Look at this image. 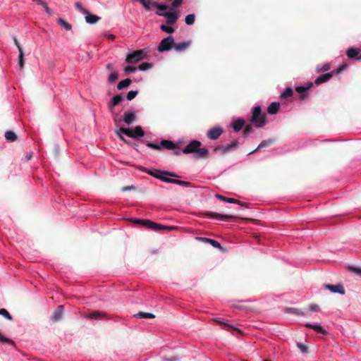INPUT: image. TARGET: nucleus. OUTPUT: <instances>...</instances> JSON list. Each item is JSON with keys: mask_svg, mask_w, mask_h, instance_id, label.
Wrapping results in <instances>:
<instances>
[{"mask_svg": "<svg viewBox=\"0 0 361 361\" xmlns=\"http://www.w3.org/2000/svg\"><path fill=\"white\" fill-rule=\"evenodd\" d=\"M250 122L257 128H262L266 124V115L262 114V109L259 106H256L253 108Z\"/></svg>", "mask_w": 361, "mask_h": 361, "instance_id": "nucleus-1", "label": "nucleus"}, {"mask_svg": "<svg viewBox=\"0 0 361 361\" xmlns=\"http://www.w3.org/2000/svg\"><path fill=\"white\" fill-rule=\"evenodd\" d=\"M174 44V38L172 36H169L163 39L157 48L159 52L169 51Z\"/></svg>", "mask_w": 361, "mask_h": 361, "instance_id": "nucleus-2", "label": "nucleus"}, {"mask_svg": "<svg viewBox=\"0 0 361 361\" xmlns=\"http://www.w3.org/2000/svg\"><path fill=\"white\" fill-rule=\"evenodd\" d=\"M145 58V53L142 49L136 50L127 55L126 61L128 63H135Z\"/></svg>", "mask_w": 361, "mask_h": 361, "instance_id": "nucleus-3", "label": "nucleus"}, {"mask_svg": "<svg viewBox=\"0 0 361 361\" xmlns=\"http://www.w3.org/2000/svg\"><path fill=\"white\" fill-rule=\"evenodd\" d=\"M157 14L158 16L165 17L168 25H173L176 23L179 18L175 12H157Z\"/></svg>", "mask_w": 361, "mask_h": 361, "instance_id": "nucleus-4", "label": "nucleus"}, {"mask_svg": "<svg viewBox=\"0 0 361 361\" xmlns=\"http://www.w3.org/2000/svg\"><path fill=\"white\" fill-rule=\"evenodd\" d=\"M202 146L201 142L198 140H192L183 149L184 154H195L197 151L198 147Z\"/></svg>", "mask_w": 361, "mask_h": 361, "instance_id": "nucleus-5", "label": "nucleus"}, {"mask_svg": "<svg viewBox=\"0 0 361 361\" xmlns=\"http://www.w3.org/2000/svg\"><path fill=\"white\" fill-rule=\"evenodd\" d=\"M85 317L87 319H102L106 318V314L104 312L94 310L85 314Z\"/></svg>", "mask_w": 361, "mask_h": 361, "instance_id": "nucleus-6", "label": "nucleus"}, {"mask_svg": "<svg viewBox=\"0 0 361 361\" xmlns=\"http://www.w3.org/2000/svg\"><path fill=\"white\" fill-rule=\"evenodd\" d=\"M324 288L327 290H329L332 293H339L341 295H344L345 293V288L342 284H324Z\"/></svg>", "mask_w": 361, "mask_h": 361, "instance_id": "nucleus-7", "label": "nucleus"}, {"mask_svg": "<svg viewBox=\"0 0 361 361\" xmlns=\"http://www.w3.org/2000/svg\"><path fill=\"white\" fill-rule=\"evenodd\" d=\"M224 130L220 127H216L210 129L207 133V137L211 140H217L221 135L223 133Z\"/></svg>", "mask_w": 361, "mask_h": 361, "instance_id": "nucleus-8", "label": "nucleus"}, {"mask_svg": "<svg viewBox=\"0 0 361 361\" xmlns=\"http://www.w3.org/2000/svg\"><path fill=\"white\" fill-rule=\"evenodd\" d=\"M216 197L226 202L238 204L241 207H248V204L247 202H243L234 198L227 197L219 194L216 195Z\"/></svg>", "mask_w": 361, "mask_h": 361, "instance_id": "nucleus-9", "label": "nucleus"}, {"mask_svg": "<svg viewBox=\"0 0 361 361\" xmlns=\"http://www.w3.org/2000/svg\"><path fill=\"white\" fill-rule=\"evenodd\" d=\"M205 216H209L214 219H218L220 220H228L231 219H233L235 216L233 215H227V214H219L215 212H205L204 213Z\"/></svg>", "mask_w": 361, "mask_h": 361, "instance_id": "nucleus-10", "label": "nucleus"}, {"mask_svg": "<svg viewBox=\"0 0 361 361\" xmlns=\"http://www.w3.org/2000/svg\"><path fill=\"white\" fill-rule=\"evenodd\" d=\"M196 240L198 241L202 242V243H209L215 248H218L219 250H223V247L221 245V244L215 240L204 238V237H197Z\"/></svg>", "mask_w": 361, "mask_h": 361, "instance_id": "nucleus-11", "label": "nucleus"}, {"mask_svg": "<svg viewBox=\"0 0 361 361\" xmlns=\"http://www.w3.org/2000/svg\"><path fill=\"white\" fill-rule=\"evenodd\" d=\"M147 172L148 174H149V175H151L153 177L157 178H159V176L161 175V173H162V174H167L169 176H171V177H176V178L179 177L175 173H171V172H168V171H159V170L151 171V170H148Z\"/></svg>", "mask_w": 361, "mask_h": 361, "instance_id": "nucleus-12", "label": "nucleus"}, {"mask_svg": "<svg viewBox=\"0 0 361 361\" xmlns=\"http://www.w3.org/2000/svg\"><path fill=\"white\" fill-rule=\"evenodd\" d=\"M313 86V83L310 82H308L306 85H302V86H298L296 88H295V91L298 93H300L302 94L300 95V99H304L305 97H306V94H305V92L306 91H307L308 90H310L312 87Z\"/></svg>", "mask_w": 361, "mask_h": 361, "instance_id": "nucleus-13", "label": "nucleus"}, {"mask_svg": "<svg viewBox=\"0 0 361 361\" xmlns=\"http://www.w3.org/2000/svg\"><path fill=\"white\" fill-rule=\"evenodd\" d=\"M135 118L136 115L135 112L125 111L123 114V121L128 125L133 123L135 121Z\"/></svg>", "mask_w": 361, "mask_h": 361, "instance_id": "nucleus-14", "label": "nucleus"}, {"mask_svg": "<svg viewBox=\"0 0 361 361\" xmlns=\"http://www.w3.org/2000/svg\"><path fill=\"white\" fill-rule=\"evenodd\" d=\"M63 314V306L59 305L58 306L57 309L54 312L51 319L54 322H58L59 321Z\"/></svg>", "mask_w": 361, "mask_h": 361, "instance_id": "nucleus-15", "label": "nucleus"}, {"mask_svg": "<svg viewBox=\"0 0 361 361\" xmlns=\"http://www.w3.org/2000/svg\"><path fill=\"white\" fill-rule=\"evenodd\" d=\"M334 75V72L327 73L319 76L314 81L316 85H320L329 80Z\"/></svg>", "mask_w": 361, "mask_h": 361, "instance_id": "nucleus-16", "label": "nucleus"}, {"mask_svg": "<svg viewBox=\"0 0 361 361\" xmlns=\"http://www.w3.org/2000/svg\"><path fill=\"white\" fill-rule=\"evenodd\" d=\"M209 150L205 147H199L197 151L195 153V157L199 159H207L209 157Z\"/></svg>", "mask_w": 361, "mask_h": 361, "instance_id": "nucleus-17", "label": "nucleus"}, {"mask_svg": "<svg viewBox=\"0 0 361 361\" xmlns=\"http://www.w3.org/2000/svg\"><path fill=\"white\" fill-rule=\"evenodd\" d=\"M122 100H123V97H121V95L117 94V95L114 96L112 98L111 102L107 104V107H108L109 110L111 112H112L113 108L114 106H117Z\"/></svg>", "mask_w": 361, "mask_h": 361, "instance_id": "nucleus-18", "label": "nucleus"}, {"mask_svg": "<svg viewBox=\"0 0 361 361\" xmlns=\"http://www.w3.org/2000/svg\"><path fill=\"white\" fill-rule=\"evenodd\" d=\"M359 54H360L359 49L357 48H354V47L349 48L346 51V55L348 56V58L354 59V58L357 57V60H360L361 55L360 56H358Z\"/></svg>", "mask_w": 361, "mask_h": 361, "instance_id": "nucleus-19", "label": "nucleus"}, {"mask_svg": "<svg viewBox=\"0 0 361 361\" xmlns=\"http://www.w3.org/2000/svg\"><path fill=\"white\" fill-rule=\"evenodd\" d=\"M166 148L168 149H173L178 148V145L173 143L172 141L163 140L161 141V148Z\"/></svg>", "mask_w": 361, "mask_h": 361, "instance_id": "nucleus-20", "label": "nucleus"}, {"mask_svg": "<svg viewBox=\"0 0 361 361\" xmlns=\"http://www.w3.org/2000/svg\"><path fill=\"white\" fill-rule=\"evenodd\" d=\"M85 14H86L85 21L90 24H94L101 19L100 17L93 15V14H91L88 11H87V13H85Z\"/></svg>", "mask_w": 361, "mask_h": 361, "instance_id": "nucleus-21", "label": "nucleus"}, {"mask_svg": "<svg viewBox=\"0 0 361 361\" xmlns=\"http://www.w3.org/2000/svg\"><path fill=\"white\" fill-rule=\"evenodd\" d=\"M280 104L279 102H272L267 108V112L269 114H276L279 110Z\"/></svg>", "mask_w": 361, "mask_h": 361, "instance_id": "nucleus-22", "label": "nucleus"}, {"mask_svg": "<svg viewBox=\"0 0 361 361\" xmlns=\"http://www.w3.org/2000/svg\"><path fill=\"white\" fill-rule=\"evenodd\" d=\"M190 44V42H183L180 43L175 44H173V47L176 51H181L183 50H185Z\"/></svg>", "mask_w": 361, "mask_h": 361, "instance_id": "nucleus-23", "label": "nucleus"}, {"mask_svg": "<svg viewBox=\"0 0 361 361\" xmlns=\"http://www.w3.org/2000/svg\"><path fill=\"white\" fill-rule=\"evenodd\" d=\"M284 312L287 314H293L297 316H305V314L302 311L293 307H286L284 309Z\"/></svg>", "mask_w": 361, "mask_h": 361, "instance_id": "nucleus-24", "label": "nucleus"}, {"mask_svg": "<svg viewBox=\"0 0 361 361\" xmlns=\"http://www.w3.org/2000/svg\"><path fill=\"white\" fill-rule=\"evenodd\" d=\"M305 326L307 327V328L312 329L315 331H317V333H319V334H324L325 335V334H327L326 331L320 325H312V324H307L305 325Z\"/></svg>", "mask_w": 361, "mask_h": 361, "instance_id": "nucleus-25", "label": "nucleus"}, {"mask_svg": "<svg viewBox=\"0 0 361 361\" xmlns=\"http://www.w3.org/2000/svg\"><path fill=\"white\" fill-rule=\"evenodd\" d=\"M245 124V121L244 120L241 119V118H239L236 121H235L233 123H232V127L234 129L235 131H239L240 130L243 126Z\"/></svg>", "mask_w": 361, "mask_h": 361, "instance_id": "nucleus-26", "label": "nucleus"}, {"mask_svg": "<svg viewBox=\"0 0 361 361\" xmlns=\"http://www.w3.org/2000/svg\"><path fill=\"white\" fill-rule=\"evenodd\" d=\"M133 139L142 137L145 135V132H144L142 128L140 126H136L134 130H133Z\"/></svg>", "mask_w": 361, "mask_h": 361, "instance_id": "nucleus-27", "label": "nucleus"}, {"mask_svg": "<svg viewBox=\"0 0 361 361\" xmlns=\"http://www.w3.org/2000/svg\"><path fill=\"white\" fill-rule=\"evenodd\" d=\"M136 318L139 319H153L155 317V315L152 313L139 312L137 314H134Z\"/></svg>", "mask_w": 361, "mask_h": 361, "instance_id": "nucleus-28", "label": "nucleus"}, {"mask_svg": "<svg viewBox=\"0 0 361 361\" xmlns=\"http://www.w3.org/2000/svg\"><path fill=\"white\" fill-rule=\"evenodd\" d=\"M272 141L271 140H263L259 145L258 147L253 151L250 152L249 153V154H254L256 152H257L258 150H259L260 149H262V148H264V147H267L269 146H270L271 144H272Z\"/></svg>", "mask_w": 361, "mask_h": 361, "instance_id": "nucleus-29", "label": "nucleus"}, {"mask_svg": "<svg viewBox=\"0 0 361 361\" xmlns=\"http://www.w3.org/2000/svg\"><path fill=\"white\" fill-rule=\"evenodd\" d=\"M132 82V80L130 78H126L123 80H121L117 85L118 90H123L127 87H128Z\"/></svg>", "mask_w": 361, "mask_h": 361, "instance_id": "nucleus-30", "label": "nucleus"}, {"mask_svg": "<svg viewBox=\"0 0 361 361\" xmlns=\"http://www.w3.org/2000/svg\"><path fill=\"white\" fill-rule=\"evenodd\" d=\"M5 137L9 142H15L16 140H17L16 134L14 132L10 130L6 132Z\"/></svg>", "mask_w": 361, "mask_h": 361, "instance_id": "nucleus-31", "label": "nucleus"}, {"mask_svg": "<svg viewBox=\"0 0 361 361\" xmlns=\"http://www.w3.org/2000/svg\"><path fill=\"white\" fill-rule=\"evenodd\" d=\"M148 228H150V229H152L154 231H159V230H162V229H167V230L170 229V228L168 226H163V225L157 224L155 222H153V224H151Z\"/></svg>", "mask_w": 361, "mask_h": 361, "instance_id": "nucleus-32", "label": "nucleus"}, {"mask_svg": "<svg viewBox=\"0 0 361 361\" xmlns=\"http://www.w3.org/2000/svg\"><path fill=\"white\" fill-rule=\"evenodd\" d=\"M135 222L147 228H149L151 224H153V221L148 219H137Z\"/></svg>", "mask_w": 361, "mask_h": 361, "instance_id": "nucleus-33", "label": "nucleus"}, {"mask_svg": "<svg viewBox=\"0 0 361 361\" xmlns=\"http://www.w3.org/2000/svg\"><path fill=\"white\" fill-rule=\"evenodd\" d=\"M214 152H220L222 155L228 152V149H227V145L224 146H217L214 149Z\"/></svg>", "mask_w": 361, "mask_h": 361, "instance_id": "nucleus-34", "label": "nucleus"}, {"mask_svg": "<svg viewBox=\"0 0 361 361\" xmlns=\"http://www.w3.org/2000/svg\"><path fill=\"white\" fill-rule=\"evenodd\" d=\"M58 23L60 25L63 27L66 30H71L72 28V26L69 23L65 21L63 19H62L61 18L58 19Z\"/></svg>", "mask_w": 361, "mask_h": 361, "instance_id": "nucleus-35", "label": "nucleus"}, {"mask_svg": "<svg viewBox=\"0 0 361 361\" xmlns=\"http://www.w3.org/2000/svg\"><path fill=\"white\" fill-rule=\"evenodd\" d=\"M160 29L163 32H165L169 33V34H172L175 31V30H174V28L173 27L169 26V25H164V24L161 25Z\"/></svg>", "mask_w": 361, "mask_h": 361, "instance_id": "nucleus-36", "label": "nucleus"}, {"mask_svg": "<svg viewBox=\"0 0 361 361\" xmlns=\"http://www.w3.org/2000/svg\"><path fill=\"white\" fill-rule=\"evenodd\" d=\"M330 68H331L330 64L326 63H324V65H322V66H317L316 68V72L317 73L325 72V71H328L329 70H330Z\"/></svg>", "mask_w": 361, "mask_h": 361, "instance_id": "nucleus-37", "label": "nucleus"}, {"mask_svg": "<svg viewBox=\"0 0 361 361\" xmlns=\"http://www.w3.org/2000/svg\"><path fill=\"white\" fill-rule=\"evenodd\" d=\"M119 131L121 133L128 136L129 137L133 138V133L132 130H130L129 128H124V127H121V128H120Z\"/></svg>", "mask_w": 361, "mask_h": 361, "instance_id": "nucleus-38", "label": "nucleus"}, {"mask_svg": "<svg viewBox=\"0 0 361 361\" xmlns=\"http://www.w3.org/2000/svg\"><path fill=\"white\" fill-rule=\"evenodd\" d=\"M195 14H189L185 18V23L189 25H193L195 23Z\"/></svg>", "mask_w": 361, "mask_h": 361, "instance_id": "nucleus-39", "label": "nucleus"}, {"mask_svg": "<svg viewBox=\"0 0 361 361\" xmlns=\"http://www.w3.org/2000/svg\"><path fill=\"white\" fill-rule=\"evenodd\" d=\"M24 53L22 48H20V53L18 56V65L20 68L22 69L24 67Z\"/></svg>", "mask_w": 361, "mask_h": 361, "instance_id": "nucleus-40", "label": "nucleus"}, {"mask_svg": "<svg viewBox=\"0 0 361 361\" xmlns=\"http://www.w3.org/2000/svg\"><path fill=\"white\" fill-rule=\"evenodd\" d=\"M152 66H153L152 63H148V62H145V63H141L139 66L138 68L140 71H144L152 68Z\"/></svg>", "mask_w": 361, "mask_h": 361, "instance_id": "nucleus-41", "label": "nucleus"}, {"mask_svg": "<svg viewBox=\"0 0 361 361\" xmlns=\"http://www.w3.org/2000/svg\"><path fill=\"white\" fill-rule=\"evenodd\" d=\"M293 93V91L292 88L287 87L284 90V92L283 93H281V98H286V97H290V96H292Z\"/></svg>", "mask_w": 361, "mask_h": 361, "instance_id": "nucleus-42", "label": "nucleus"}, {"mask_svg": "<svg viewBox=\"0 0 361 361\" xmlns=\"http://www.w3.org/2000/svg\"><path fill=\"white\" fill-rule=\"evenodd\" d=\"M118 78V75L116 72H112L109 78H108V82H110V83H113L115 81H116Z\"/></svg>", "mask_w": 361, "mask_h": 361, "instance_id": "nucleus-43", "label": "nucleus"}, {"mask_svg": "<svg viewBox=\"0 0 361 361\" xmlns=\"http://www.w3.org/2000/svg\"><path fill=\"white\" fill-rule=\"evenodd\" d=\"M154 6L158 9L157 12H166L165 11L168 8V6L166 4L154 3Z\"/></svg>", "mask_w": 361, "mask_h": 361, "instance_id": "nucleus-44", "label": "nucleus"}, {"mask_svg": "<svg viewBox=\"0 0 361 361\" xmlns=\"http://www.w3.org/2000/svg\"><path fill=\"white\" fill-rule=\"evenodd\" d=\"M0 314L3 315L8 320H12L13 317L6 309H0Z\"/></svg>", "mask_w": 361, "mask_h": 361, "instance_id": "nucleus-45", "label": "nucleus"}, {"mask_svg": "<svg viewBox=\"0 0 361 361\" xmlns=\"http://www.w3.org/2000/svg\"><path fill=\"white\" fill-rule=\"evenodd\" d=\"M138 94L137 91L131 90L127 94V99L130 101L133 99Z\"/></svg>", "mask_w": 361, "mask_h": 361, "instance_id": "nucleus-46", "label": "nucleus"}, {"mask_svg": "<svg viewBox=\"0 0 361 361\" xmlns=\"http://www.w3.org/2000/svg\"><path fill=\"white\" fill-rule=\"evenodd\" d=\"M173 181L174 182H173V183L177 184L179 185H182V186L188 187L190 185V183L188 182V181H183V180H177V179H173Z\"/></svg>", "mask_w": 361, "mask_h": 361, "instance_id": "nucleus-47", "label": "nucleus"}, {"mask_svg": "<svg viewBox=\"0 0 361 361\" xmlns=\"http://www.w3.org/2000/svg\"><path fill=\"white\" fill-rule=\"evenodd\" d=\"M137 67L133 66H128L124 68L123 71L126 74L136 71Z\"/></svg>", "mask_w": 361, "mask_h": 361, "instance_id": "nucleus-48", "label": "nucleus"}, {"mask_svg": "<svg viewBox=\"0 0 361 361\" xmlns=\"http://www.w3.org/2000/svg\"><path fill=\"white\" fill-rule=\"evenodd\" d=\"M297 346L302 353H307L308 348L307 346L300 343H298Z\"/></svg>", "mask_w": 361, "mask_h": 361, "instance_id": "nucleus-49", "label": "nucleus"}, {"mask_svg": "<svg viewBox=\"0 0 361 361\" xmlns=\"http://www.w3.org/2000/svg\"><path fill=\"white\" fill-rule=\"evenodd\" d=\"M239 142L237 140H233L231 144L227 145V149L228 152L232 149L238 147Z\"/></svg>", "mask_w": 361, "mask_h": 361, "instance_id": "nucleus-50", "label": "nucleus"}, {"mask_svg": "<svg viewBox=\"0 0 361 361\" xmlns=\"http://www.w3.org/2000/svg\"><path fill=\"white\" fill-rule=\"evenodd\" d=\"M146 145L147 147H149L152 149H157V150L161 149V144L158 145V144L147 142L146 143Z\"/></svg>", "mask_w": 361, "mask_h": 361, "instance_id": "nucleus-51", "label": "nucleus"}, {"mask_svg": "<svg viewBox=\"0 0 361 361\" xmlns=\"http://www.w3.org/2000/svg\"><path fill=\"white\" fill-rule=\"evenodd\" d=\"M253 131L252 127L251 125H247L243 130V133L245 136L249 135Z\"/></svg>", "mask_w": 361, "mask_h": 361, "instance_id": "nucleus-52", "label": "nucleus"}, {"mask_svg": "<svg viewBox=\"0 0 361 361\" xmlns=\"http://www.w3.org/2000/svg\"><path fill=\"white\" fill-rule=\"evenodd\" d=\"M75 7L78 10H79L80 11H81L82 13L85 14V13H87V11L86 9H85L81 3L80 2H76L75 3Z\"/></svg>", "mask_w": 361, "mask_h": 361, "instance_id": "nucleus-53", "label": "nucleus"}, {"mask_svg": "<svg viewBox=\"0 0 361 361\" xmlns=\"http://www.w3.org/2000/svg\"><path fill=\"white\" fill-rule=\"evenodd\" d=\"M183 3V0H173L171 6L173 8H178Z\"/></svg>", "mask_w": 361, "mask_h": 361, "instance_id": "nucleus-54", "label": "nucleus"}, {"mask_svg": "<svg viewBox=\"0 0 361 361\" xmlns=\"http://www.w3.org/2000/svg\"><path fill=\"white\" fill-rule=\"evenodd\" d=\"M347 68V65L346 64H343L341 65V66H339L336 71H334V73H336V74H338L340 73L342 71H343L344 69H345Z\"/></svg>", "mask_w": 361, "mask_h": 361, "instance_id": "nucleus-55", "label": "nucleus"}, {"mask_svg": "<svg viewBox=\"0 0 361 361\" xmlns=\"http://www.w3.org/2000/svg\"><path fill=\"white\" fill-rule=\"evenodd\" d=\"M310 310L312 312H318L319 310V307L316 304H311L310 305Z\"/></svg>", "mask_w": 361, "mask_h": 361, "instance_id": "nucleus-56", "label": "nucleus"}, {"mask_svg": "<svg viewBox=\"0 0 361 361\" xmlns=\"http://www.w3.org/2000/svg\"><path fill=\"white\" fill-rule=\"evenodd\" d=\"M33 1L36 2L38 5H40L43 8L47 5V4L43 0H33Z\"/></svg>", "mask_w": 361, "mask_h": 361, "instance_id": "nucleus-57", "label": "nucleus"}, {"mask_svg": "<svg viewBox=\"0 0 361 361\" xmlns=\"http://www.w3.org/2000/svg\"><path fill=\"white\" fill-rule=\"evenodd\" d=\"M220 324H224L227 328L228 330L232 329V330H235V331H237L240 332V331L238 329H235V328L233 327L232 326H231L229 324H224L223 322H220Z\"/></svg>", "mask_w": 361, "mask_h": 361, "instance_id": "nucleus-58", "label": "nucleus"}, {"mask_svg": "<svg viewBox=\"0 0 361 361\" xmlns=\"http://www.w3.org/2000/svg\"><path fill=\"white\" fill-rule=\"evenodd\" d=\"M135 189V187L131 185V186H125L122 188V191L123 192H126V191H129V190H134Z\"/></svg>", "mask_w": 361, "mask_h": 361, "instance_id": "nucleus-59", "label": "nucleus"}, {"mask_svg": "<svg viewBox=\"0 0 361 361\" xmlns=\"http://www.w3.org/2000/svg\"><path fill=\"white\" fill-rule=\"evenodd\" d=\"M44 11L49 15V16H51V10L50 9V8L48 6V5H46L44 7Z\"/></svg>", "mask_w": 361, "mask_h": 361, "instance_id": "nucleus-60", "label": "nucleus"}, {"mask_svg": "<svg viewBox=\"0 0 361 361\" xmlns=\"http://www.w3.org/2000/svg\"><path fill=\"white\" fill-rule=\"evenodd\" d=\"M116 133L121 140L126 142V139L123 137V135H121L122 133L119 131V130H116Z\"/></svg>", "mask_w": 361, "mask_h": 361, "instance_id": "nucleus-61", "label": "nucleus"}, {"mask_svg": "<svg viewBox=\"0 0 361 361\" xmlns=\"http://www.w3.org/2000/svg\"><path fill=\"white\" fill-rule=\"evenodd\" d=\"M166 176H168V175L161 173V175L159 176L158 179L164 182V180L166 179V178H167Z\"/></svg>", "mask_w": 361, "mask_h": 361, "instance_id": "nucleus-62", "label": "nucleus"}, {"mask_svg": "<svg viewBox=\"0 0 361 361\" xmlns=\"http://www.w3.org/2000/svg\"><path fill=\"white\" fill-rule=\"evenodd\" d=\"M106 69L108 71H113V69H114L113 65L111 63H107L106 65Z\"/></svg>", "mask_w": 361, "mask_h": 361, "instance_id": "nucleus-63", "label": "nucleus"}, {"mask_svg": "<svg viewBox=\"0 0 361 361\" xmlns=\"http://www.w3.org/2000/svg\"><path fill=\"white\" fill-rule=\"evenodd\" d=\"M14 43L16 45V47H18V51H20V48H22V47L20 46V43L18 42V41L16 38H14Z\"/></svg>", "mask_w": 361, "mask_h": 361, "instance_id": "nucleus-64", "label": "nucleus"}]
</instances>
